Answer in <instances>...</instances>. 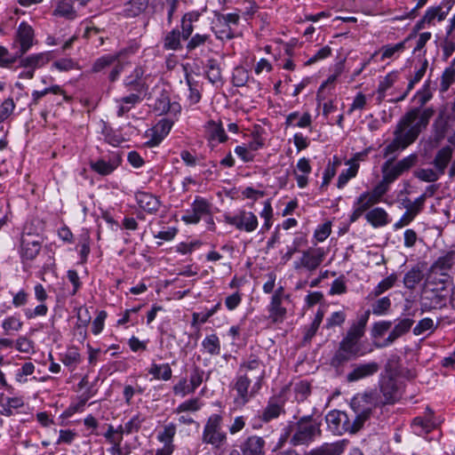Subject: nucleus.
<instances>
[{
  "label": "nucleus",
  "instance_id": "obj_39",
  "mask_svg": "<svg viewBox=\"0 0 455 455\" xmlns=\"http://www.w3.org/2000/svg\"><path fill=\"white\" fill-rule=\"evenodd\" d=\"M48 93L60 94L63 95V98L66 101L69 100V97L66 95L65 92L61 89V87L58 84H54L42 91H33L31 94V100L29 102L28 107L32 108L37 106L40 102V100Z\"/></svg>",
  "mask_w": 455,
  "mask_h": 455
},
{
  "label": "nucleus",
  "instance_id": "obj_13",
  "mask_svg": "<svg viewBox=\"0 0 455 455\" xmlns=\"http://www.w3.org/2000/svg\"><path fill=\"white\" fill-rule=\"evenodd\" d=\"M224 219L227 224L234 226L237 230L246 233L255 231L259 226L257 216L253 212L244 210L239 211L233 216L226 214Z\"/></svg>",
  "mask_w": 455,
  "mask_h": 455
},
{
  "label": "nucleus",
  "instance_id": "obj_6",
  "mask_svg": "<svg viewBox=\"0 0 455 455\" xmlns=\"http://www.w3.org/2000/svg\"><path fill=\"white\" fill-rule=\"evenodd\" d=\"M263 382L252 380L244 373L235 374L232 382V389L235 392L233 399L235 409L243 408L260 391Z\"/></svg>",
  "mask_w": 455,
  "mask_h": 455
},
{
  "label": "nucleus",
  "instance_id": "obj_56",
  "mask_svg": "<svg viewBox=\"0 0 455 455\" xmlns=\"http://www.w3.org/2000/svg\"><path fill=\"white\" fill-rule=\"evenodd\" d=\"M397 79V74L395 72L388 73L382 80L379 81L377 92L378 99L381 101L385 96L386 92L393 86Z\"/></svg>",
  "mask_w": 455,
  "mask_h": 455
},
{
  "label": "nucleus",
  "instance_id": "obj_51",
  "mask_svg": "<svg viewBox=\"0 0 455 455\" xmlns=\"http://www.w3.org/2000/svg\"><path fill=\"white\" fill-rule=\"evenodd\" d=\"M198 12H188L183 16L181 20L182 31L180 32L183 40H188L191 36L194 31L193 22L198 20Z\"/></svg>",
  "mask_w": 455,
  "mask_h": 455
},
{
  "label": "nucleus",
  "instance_id": "obj_18",
  "mask_svg": "<svg viewBox=\"0 0 455 455\" xmlns=\"http://www.w3.org/2000/svg\"><path fill=\"white\" fill-rule=\"evenodd\" d=\"M122 159L118 155L100 157L91 160L89 163L92 171L101 176H108L113 173L121 164Z\"/></svg>",
  "mask_w": 455,
  "mask_h": 455
},
{
  "label": "nucleus",
  "instance_id": "obj_63",
  "mask_svg": "<svg viewBox=\"0 0 455 455\" xmlns=\"http://www.w3.org/2000/svg\"><path fill=\"white\" fill-rule=\"evenodd\" d=\"M455 83V68L451 65L446 68L442 74L440 82V91L445 92L449 90L450 86Z\"/></svg>",
  "mask_w": 455,
  "mask_h": 455
},
{
  "label": "nucleus",
  "instance_id": "obj_25",
  "mask_svg": "<svg viewBox=\"0 0 455 455\" xmlns=\"http://www.w3.org/2000/svg\"><path fill=\"white\" fill-rule=\"evenodd\" d=\"M135 199L139 207L149 214L156 213L161 206L158 197L151 193L139 191L135 194Z\"/></svg>",
  "mask_w": 455,
  "mask_h": 455
},
{
  "label": "nucleus",
  "instance_id": "obj_49",
  "mask_svg": "<svg viewBox=\"0 0 455 455\" xmlns=\"http://www.w3.org/2000/svg\"><path fill=\"white\" fill-rule=\"evenodd\" d=\"M205 76L210 83L218 84L222 80L219 62L215 59H209L205 65Z\"/></svg>",
  "mask_w": 455,
  "mask_h": 455
},
{
  "label": "nucleus",
  "instance_id": "obj_28",
  "mask_svg": "<svg viewBox=\"0 0 455 455\" xmlns=\"http://www.w3.org/2000/svg\"><path fill=\"white\" fill-rule=\"evenodd\" d=\"M283 406V400L278 397H271L268 400L267 406L262 411L260 415L261 420L264 422H269L278 418L281 414L285 412Z\"/></svg>",
  "mask_w": 455,
  "mask_h": 455
},
{
  "label": "nucleus",
  "instance_id": "obj_4",
  "mask_svg": "<svg viewBox=\"0 0 455 455\" xmlns=\"http://www.w3.org/2000/svg\"><path fill=\"white\" fill-rule=\"evenodd\" d=\"M449 275L442 273V277L429 275L422 289L419 304L422 312L440 309L446 306L449 297L447 282Z\"/></svg>",
  "mask_w": 455,
  "mask_h": 455
},
{
  "label": "nucleus",
  "instance_id": "obj_14",
  "mask_svg": "<svg viewBox=\"0 0 455 455\" xmlns=\"http://www.w3.org/2000/svg\"><path fill=\"white\" fill-rule=\"evenodd\" d=\"M212 204L202 196H196L191 208L185 211L181 220L187 224H197L203 218L210 215Z\"/></svg>",
  "mask_w": 455,
  "mask_h": 455
},
{
  "label": "nucleus",
  "instance_id": "obj_37",
  "mask_svg": "<svg viewBox=\"0 0 455 455\" xmlns=\"http://www.w3.org/2000/svg\"><path fill=\"white\" fill-rule=\"evenodd\" d=\"M345 412L333 410L329 411L325 416V421L329 430L335 435H343L341 423L345 420Z\"/></svg>",
  "mask_w": 455,
  "mask_h": 455
},
{
  "label": "nucleus",
  "instance_id": "obj_58",
  "mask_svg": "<svg viewBox=\"0 0 455 455\" xmlns=\"http://www.w3.org/2000/svg\"><path fill=\"white\" fill-rule=\"evenodd\" d=\"M20 58L18 52L12 54L6 47L0 45V68H11Z\"/></svg>",
  "mask_w": 455,
  "mask_h": 455
},
{
  "label": "nucleus",
  "instance_id": "obj_33",
  "mask_svg": "<svg viewBox=\"0 0 455 455\" xmlns=\"http://www.w3.org/2000/svg\"><path fill=\"white\" fill-rule=\"evenodd\" d=\"M24 406V401L22 397L5 396L4 394H0V414L5 417H11L13 415V411L20 409Z\"/></svg>",
  "mask_w": 455,
  "mask_h": 455
},
{
  "label": "nucleus",
  "instance_id": "obj_44",
  "mask_svg": "<svg viewBox=\"0 0 455 455\" xmlns=\"http://www.w3.org/2000/svg\"><path fill=\"white\" fill-rule=\"evenodd\" d=\"M311 115L307 112L299 116V113L295 111L289 114L285 119V126H298L299 128H307L311 125Z\"/></svg>",
  "mask_w": 455,
  "mask_h": 455
},
{
  "label": "nucleus",
  "instance_id": "obj_59",
  "mask_svg": "<svg viewBox=\"0 0 455 455\" xmlns=\"http://www.w3.org/2000/svg\"><path fill=\"white\" fill-rule=\"evenodd\" d=\"M202 406L203 403L201 400L198 397H195L186 400L183 403H180L178 407L175 409L174 412L177 414L186 411L196 412L198 411L202 408Z\"/></svg>",
  "mask_w": 455,
  "mask_h": 455
},
{
  "label": "nucleus",
  "instance_id": "obj_43",
  "mask_svg": "<svg viewBox=\"0 0 455 455\" xmlns=\"http://www.w3.org/2000/svg\"><path fill=\"white\" fill-rule=\"evenodd\" d=\"M205 129L207 132V138L210 141L217 140L218 142L221 143L228 140V136L220 123H216L213 120H210L207 122Z\"/></svg>",
  "mask_w": 455,
  "mask_h": 455
},
{
  "label": "nucleus",
  "instance_id": "obj_29",
  "mask_svg": "<svg viewBox=\"0 0 455 455\" xmlns=\"http://www.w3.org/2000/svg\"><path fill=\"white\" fill-rule=\"evenodd\" d=\"M455 119V113L446 114L444 112L439 113L435 122L432 124L434 137L436 141L444 139L446 132L450 127V122Z\"/></svg>",
  "mask_w": 455,
  "mask_h": 455
},
{
  "label": "nucleus",
  "instance_id": "obj_20",
  "mask_svg": "<svg viewBox=\"0 0 455 455\" xmlns=\"http://www.w3.org/2000/svg\"><path fill=\"white\" fill-rule=\"evenodd\" d=\"M414 323V320L411 318L401 319L395 323L393 330L389 332L387 339L382 342H373L377 348H382L392 345L397 339L407 333Z\"/></svg>",
  "mask_w": 455,
  "mask_h": 455
},
{
  "label": "nucleus",
  "instance_id": "obj_10",
  "mask_svg": "<svg viewBox=\"0 0 455 455\" xmlns=\"http://www.w3.org/2000/svg\"><path fill=\"white\" fill-rule=\"evenodd\" d=\"M427 199V194H422L417 197L413 202L409 198L403 200V205L406 209L405 212L402 217L394 224L393 228L395 230L401 229L410 225L415 218L423 211L425 202Z\"/></svg>",
  "mask_w": 455,
  "mask_h": 455
},
{
  "label": "nucleus",
  "instance_id": "obj_57",
  "mask_svg": "<svg viewBox=\"0 0 455 455\" xmlns=\"http://www.w3.org/2000/svg\"><path fill=\"white\" fill-rule=\"evenodd\" d=\"M396 280V275L395 274H391L378 283V285L370 293V296L374 298L379 297L386 291L391 289L395 285Z\"/></svg>",
  "mask_w": 455,
  "mask_h": 455
},
{
  "label": "nucleus",
  "instance_id": "obj_24",
  "mask_svg": "<svg viewBox=\"0 0 455 455\" xmlns=\"http://www.w3.org/2000/svg\"><path fill=\"white\" fill-rule=\"evenodd\" d=\"M437 426L438 421L435 419L433 411L430 409H427L425 417H416L411 422L413 431L419 435L428 434Z\"/></svg>",
  "mask_w": 455,
  "mask_h": 455
},
{
  "label": "nucleus",
  "instance_id": "obj_5",
  "mask_svg": "<svg viewBox=\"0 0 455 455\" xmlns=\"http://www.w3.org/2000/svg\"><path fill=\"white\" fill-rule=\"evenodd\" d=\"M402 397V391L397 380L394 378H384L379 382V392L371 391L363 394L362 399H368L375 407H382L387 404H395Z\"/></svg>",
  "mask_w": 455,
  "mask_h": 455
},
{
  "label": "nucleus",
  "instance_id": "obj_40",
  "mask_svg": "<svg viewBox=\"0 0 455 455\" xmlns=\"http://www.w3.org/2000/svg\"><path fill=\"white\" fill-rule=\"evenodd\" d=\"M428 67V61L426 58H423L419 60V68H416L414 74L409 79V83L407 85V89L405 92L398 99V100H403L407 94L414 88V86L419 83V81L423 78L426 74V71Z\"/></svg>",
  "mask_w": 455,
  "mask_h": 455
},
{
  "label": "nucleus",
  "instance_id": "obj_38",
  "mask_svg": "<svg viewBox=\"0 0 455 455\" xmlns=\"http://www.w3.org/2000/svg\"><path fill=\"white\" fill-rule=\"evenodd\" d=\"M452 158V148L445 146L439 149L434 158L433 164L439 172V174H444L445 169Z\"/></svg>",
  "mask_w": 455,
  "mask_h": 455
},
{
  "label": "nucleus",
  "instance_id": "obj_3",
  "mask_svg": "<svg viewBox=\"0 0 455 455\" xmlns=\"http://www.w3.org/2000/svg\"><path fill=\"white\" fill-rule=\"evenodd\" d=\"M322 419L313 414L305 415L295 421H289L283 428L280 441L293 447L309 446L322 436Z\"/></svg>",
  "mask_w": 455,
  "mask_h": 455
},
{
  "label": "nucleus",
  "instance_id": "obj_8",
  "mask_svg": "<svg viewBox=\"0 0 455 455\" xmlns=\"http://www.w3.org/2000/svg\"><path fill=\"white\" fill-rule=\"evenodd\" d=\"M417 162L416 154H411L397 162L395 161V157H390L381 165L382 179L391 186L403 173L416 165Z\"/></svg>",
  "mask_w": 455,
  "mask_h": 455
},
{
  "label": "nucleus",
  "instance_id": "obj_19",
  "mask_svg": "<svg viewBox=\"0 0 455 455\" xmlns=\"http://www.w3.org/2000/svg\"><path fill=\"white\" fill-rule=\"evenodd\" d=\"M35 33L33 28L26 21L20 23L16 35L15 42L19 44L18 53L22 57L34 44Z\"/></svg>",
  "mask_w": 455,
  "mask_h": 455
},
{
  "label": "nucleus",
  "instance_id": "obj_32",
  "mask_svg": "<svg viewBox=\"0 0 455 455\" xmlns=\"http://www.w3.org/2000/svg\"><path fill=\"white\" fill-rule=\"evenodd\" d=\"M143 100V97L139 95V93H130L127 96L121 97L116 100V103L117 106L116 115L118 117L124 116L127 114L132 108H133L137 104L140 103Z\"/></svg>",
  "mask_w": 455,
  "mask_h": 455
},
{
  "label": "nucleus",
  "instance_id": "obj_26",
  "mask_svg": "<svg viewBox=\"0 0 455 455\" xmlns=\"http://www.w3.org/2000/svg\"><path fill=\"white\" fill-rule=\"evenodd\" d=\"M51 52H40L30 54L25 58L20 57L19 60V67L24 68H30L35 71L37 68L44 67L50 60Z\"/></svg>",
  "mask_w": 455,
  "mask_h": 455
},
{
  "label": "nucleus",
  "instance_id": "obj_46",
  "mask_svg": "<svg viewBox=\"0 0 455 455\" xmlns=\"http://www.w3.org/2000/svg\"><path fill=\"white\" fill-rule=\"evenodd\" d=\"M412 37V35L407 36L403 41L395 44H387L381 48V60L390 59L399 56L406 49V43Z\"/></svg>",
  "mask_w": 455,
  "mask_h": 455
},
{
  "label": "nucleus",
  "instance_id": "obj_9",
  "mask_svg": "<svg viewBox=\"0 0 455 455\" xmlns=\"http://www.w3.org/2000/svg\"><path fill=\"white\" fill-rule=\"evenodd\" d=\"M363 395H358L353 398L351 407L354 410L355 416L352 419V427L354 434L357 433L363 427L364 423L371 418L373 404H371L368 399H362Z\"/></svg>",
  "mask_w": 455,
  "mask_h": 455
},
{
  "label": "nucleus",
  "instance_id": "obj_45",
  "mask_svg": "<svg viewBox=\"0 0 455 455\" xmlns=\"http://www.w3.org/2000/svg\"><path fill=\"white\" fill-rule=\"evenodd\" d=\"M182 35L178 28H173L164 37V48L165 50L179 51L182 49Z\"/></svg>",
  "mask_w": 455,
  "mask_h": 455
},
{
  "label": "nucleus",
  "instance_id": "obj_60",
  "mask_svg": "<svg viewBox=\"0 0 455 455\" xmlns=\"http://www.w3.org/2000/svg\"><path fill=\"white\" fill-rule=\"evenodd\" d=\"M378 202L370 195L369 191L363 192L355 201L354 204L356 205L363 212H366L371 208L377 204Z\"/></svg>",
  "mask_w": 455,
  "mask_h": 455
},
{
  "label": "nucleus",
  "instance_id": "obj_54",
  "mask_svg": "<svg viewBox=\"0 0 455 455\" xmlns=\"http://www.w3.org/2000/svg\"><path fill=\"white\" fill-rule=\"evenodd\" d=\"M176 425L172 422L165 425L164 429L157 434V440L167 446H174L172 444L173 438L176 435Z\"/></svg>",
  "mask_w": 455,
  "mask_h": 455
},
{
  "label": "nucleus",
  "instance_id": "obj_36",
  "mask_svg": "<svg viewBox=\"0 0 455 455\" xmlns=\"http://www.w3.org/2000/svg\"><path fill=\"white\" fill-rule=\"evenodd\" d=\"M365 220L373 228L384 227L390 222L388 213L381 207H375L368 211L365 214Z\"/></svg>",
  "mask_w": 455,
  "mask_h": 455
},
{
  "label": "nucleus",
  "instance_id": "obj_11",
  "mask_svg": "<svg viewBox=\"0 0 455 455\" xmlns=\"http://www.w3.org/2000/svg\"><path fill=\"white\" fill-rule=\"evenodd\" d=\"M326 256L323 248H309L301 253V257L293 262L295 270L306 269L308 272L316 270Z\"/></svg>",
  "mask_w": 455,
  "mask_h": 455
},
{
  "label": "nucleus",
  "instance_id": "obj_42",
  "mask_svg": "<svg viewBox=\"0 0 455 455\" xmlns=\"http://www.w3.org/2000/svg\"><path fill=\"white\" fill-rule=\"evenodd\" d=\"M148 372L149 375L153 376L154 379L164 381H168L172 377V370L171 365L167 363L159 364L153 362L148 369Z\"/></svg>",
  "mask_w": 455,
  "mask_h": 455
},
{
  "label": "nucleus",
  "instance_id": "obj_21",
  "mask_svg": "<svg viewBox=\"0 0 455 455\" xmlns=\"http://www.w3.org/2000/svg\"><path fill=\"white\" fill-rule=\"evenodd\" d=\"M451 9V5H449L445 11L443 10L441 5L429 7L424 16L415 24L414 31L422 30L426 28V25L434 24L435 19H437L438 21L445 20Z\"/></svg>",
  "mask_w": 455,
  "mask_h": 455
},
{
  "label": "nucleus",
  "instance_id": "obj_52",
  "mask_svg": "<svg viewBox=\"0 0 455 455\" xmlns=\"http://www.w3.org/2000/svg\"><path fill=\"white\" fill-rule=\"evenodd\" d=\"M422 278L423 273L421 268L419 266L413 267L404 275V286L409 290H414Z\"/></svg>",
  "mask_w": 455,
  "mask_h": 455
},
{
  "label": "nucleus",
  "instance_id": "obj_27",
  "mask_svg": "<svg viewBox=\"0 0 455 455\" xmlns=\"http://www.w3.org/2000/svg\"><path fill=\"white\" fill-rule=\"evenodd\" d=\"M455 259V251H449L443 256L439 257L431 266L429 275L442 277V273L447 274L450 270Z\"/></svg>",
  "mask_w": 455,
  "mask_h": 455
},
{
  "label": "nucleus",
  "instance_id": "obj_16",
  "mask_svg": "<svg viewBox=\"0 0 455 455\" xmlns=\"http://www.w3.org/2000/svg\"><path fill=\"white\" fill-rule=\"evenodd\" d=\"M124 86L132 93H139L142 96L148 89L145 70L142 67H136L129 76L124 79Z\"/></svg>",
  "mask_w": 455,
  "mask_h": 455
},
{
  "label": "nucleus",
  "instance_id": "obj_34",
  "mask_svg": "<svg viewBox=\"0 0 455 455\" xmlns=\"http://www.w3.org/2000/svg\"><path fill=\"white\" fill-rule=\"evenodd\" d=\"M41 251V243L36 240L22 237L20 243V257L22 261L33 260Z\"/></svg>",
  "mask_w": 455,
  "mask_h": 455
},
{
  "label": "nucleus",
  "instance_id": "obj_15",
  "mask_svg": "<svg viewBox=\"0 0 455 455\" xmlns=\"http://www.w3.org/2000/svg\"><path fill=\"white\" fill-rule=\"evenodd\" d=\"M379 370V363L373 361L353 363L351 370L345 376V380L347 383H355L375 375Z\"/></svg>",
  "mask_w": 455,
  "mask_h": 455
},
{
  "label": "nucleus",
  "instance_id": "obj_22",
  "mask_svg": "<svg viewBox=\"0 0 455 455\" xmlns=\"http://www.w3.org/2000/svg\"><path fill=\"white\" fill-rule=\"evenodd\" d=\"M243 455H266V441L259 435H250L240 444Z\"/></svg>",
  "mask_w": 455,
  "mask_h": 455
},
{
  "label": "nucleus",
  "instance_id": "obj_62",
  "mask_svg": "<svg viewBox=\"0 0 455 455\" xmlns=\"http://www.w3.org/2000/svg\"><path fill=\"white\" fill-rule=\"evenodd\" d=\"M212 41L211 36L208 34H196L187 44L188 52H192L205 44H212Z\"/></svg>",
  "mask_w": 455,
  "mask_h": 455
},
{
  "label": "nucleus",
  "instance_id": "obj_31",
  "mask_svg": "<svg viewBox=\"0 0 455 455\" xmlns=\"http://www.w3.org/2000/svg\"><path fill=\"white\" fill-rule=\"evenodd\" d=\"M54 10L52 14L68 20H73L77 17V12L74 7L73 0H53Z\"/></svg>",
  "mask_w": 455,
  "mask_h": 455
},
{
  "label": "nucleus",
  "instance_id": "obj_1",
  "mask_svg": "<svg viewBox=\"0 0 455 455\" xmlns=\"http://www.w3.org/2000/svg\"><path fill=\"white\" fill-rule=\"evenodd\" d=\"M369 315L370 312L367 311L356 320L352 321L339 341L330 360V365L338 376L344 373L345 367L350 361L363 357L373 351L374 345L363 340Z\"/></svg>",
  "mask_w": 455,
  "mask_h": 455
},
{
  "label": "nucleus",
  "instance_id": "obj_35",
  "mask_svg": "<svg viewBox=\"0 0 455 455\" xmlns=\"http://www.w3.org/2000/svg\"><path fill=\"white\" fill-rule=\"evenodd\" d=\"M432 97H433V94H432V92L430 89V82L427 81L423 84L422 88L420 90H419L414 96V99L417 100L419 106L411 108V109H419V110H426V109L432 110L433 113L427 120L428 123L430 122L431 118L435 116V110L433 107H425V105L431 100Z\"/></svg>",
  "mask_w": 455,
  "mask_h": 455
},
{
  "label": "nucleus",
  "instance_id": "obj_12",
  "mask_svg": "<svg viewBox=\"0 0 455 455\" xmlns=\"http://www.w3.org/2000/svg\"><path fill=\"white\" fill-rule=\"evenodd\" d=\"M236 373L239 375L244 373L252 380L263 382L266 377V366L258 355L251 354L241 362Z\"/></svg>",
  "mask_w": 455,
  "mask_h": 455
},
{
  "label": "nucleus",
  "instance_id": "obj_50",
  "mask_svg": "<svg viewBox=\"0 0 455 455\" xmlns=\"http://www.w3.org/2000/svg\"><path fill=\"white\" fill-rule=\"evenodd\" d=\"M1 326L6 335H12L22 329L23 322L19 315H13L4 318Z\"/></svg>",
  "mask_w": 455,
  "mask_h": 455
},
{
  "label": "nucleus",
  "instance_id": "obj_48",
  "mask_svg": "<svg viewBox=\"0 0 455 455\" xmlns=\"http://www.w3.org/2000/svg\"><path fill=\"white\" fill-rule=\"evenodd\" d=\"M117 63L116 57L114 54H105L96 59L92 66V73H100L108 68H112Z\"/></svg>",
  "mask_w": 455,
  "mask_h": 455
},
{
  "label": "nucleus",
  "instance_id": "obj_7",
  "mask_svg": "<svg viewBox=\"0 0 455 455\" xmlns=\"http://www.w3.org/2000/svg\"><path fill=\"white\" fill-rule=\"evenodd\" d=\"M228 440L227 433L223 430V416L220 413L212 414L206 420L202 434V442L220 449Z\"/></svg>",
  "mask_w": 455,
  "mask_h": 455
},
{
  "label": "nucleus",
  "instance_id": "obj_2",
  "mask_svg": "<svg viewBox=\"0 0 455 455\" xmlns=\"http://www.w3.org/2000/svg\"><path fill=\"white\" fill-rule=\"evenodd\" d=\"M433 111L430 109H410L397 123L394 131V140L385 147L383 156L395 158V154L411 145L419 134L428 126V118Z\"/></svg>",
  "mask_w": 455,
  "mask_h": 455
},
{
  "label": "nucleus",
  "instance_id": "obj_47",
  "mask_svg": "<svg viewBox=\"0 0 455 455\" xmlns=\"http://www.w3.org/2000/svg\"><path fill=\"white\" fill-rule=\"evenodd\" d=\"M202 347L204 351L212 356L220 354V340L215 333L207 335L202 341Z\"/></svg>",
  "mask_w": 455,
  "mask_h": 455
},
{
  "label": "nucleus",
  "instance_id": "obj_55",
  "mask_svg": "<svg viewBox=\"0 0 455 455\" xmlns=\"http://www.w3.org/2000/svg\"><path fill=\"white\" fill-rule=\"evenodd\" d=\"M358 170L359 164L357 163H353L352 164H350L349 168L343 170L338 177V188H343L351 179L355 178L357 175Z\"/></svg>",
  "mask_w": 455,
  "mask_h": 455
},
{
  "label": "nucleus",
  "instance_id": "obj_61",
  "mask_svg": "<svg viewBox=\"0 0 455 455\" xmlns=\"http://www.w3.org/2000/svg\"><path fill=\"white\" fill-rule=\"evenodd\" d=\"M221 303L218 302L212 308L202 313H193L192 315V326H196L198 323H205L220 308Z\"/></svg>",
  "mask_w": 455,
  "mask_h": 455
},
{
  "label": "nucleus",
  "instance_id": "obj_30",
  "mask_svg": "<svg viewBox=\"0 0 455 455\" xmlns=\"http://www.w3.org/2000/svg\"><path fill=\"white\" fill-rule=\"evenodd\" d=\"M283 299L270 298L267 305L268 320L273 324L283 323L286 318L287 309L283 306Z\"/></svg>",
  "mask_w": 455,
  "mask_h": 455
},
{
  "label": "nucleus",
  "instance_id": "obj_53",
  "mask_svg": "<svg viewBox=\"0 0 455 455\" xmlns=\"http://www.w3.org/2000/svg\"><path fill=\"white\" fill-rule=\"evenodd\" d=\"M91 319L92 316L87 307H80L77 309L76 330L78 331L81 336L85 337L86 327L90 323Z\"/></svg>",
  "mask_w": 455,
  "mask_h": 455
},
{
  "label": "nucleus",
  "instance_id": "obj_23",
  "mask_svg": "<svg viewBox=\"0 0 455 455\" xmlns=\"http://www.w3.org/2000/svg\"><path fill=\"white\" fill-rule=\"evenodd\" d=\"M348 440L343 439L334 443H323L308 451L306 455H341L348 445Z\"/></svg>",
  "mask_w": 455,
  "mask_h": 455
},
{
  "label": "nucleus",
  "instance_id": "obj_64",
  "mask_svg": "<svg viewBox=\"0 0 455 455\" xmlns=\"http://www.w3.org/2000/svg\"><path fill=\"white\" fill-rule=\"evenodd\" d=\"M205 371L199 366L194 365L189 373V387L192 390H196L204 382Z\"/></svg>",
  "mask_w": 455,
  "mask_h": 455
},
{
  "label": "nucleus",
  "instance_id": "obj_41",
  "mask_svg": "<svg viewBox=\"0 0 455 455\" xmlns=\"http://www.w3.org/2000/svg\"><path fill=\"white\" fill-rule=\"evenodd\" d=\"M149 0H129L124 7L126 18H134L143 13L148 7Z\"/></svg>",
  "mask_w": 455,
  "mask_h": 455
},
{
  "label": "nucleus",
  "instance_id": "obj_17",
  "mask_svg": "<svg viewBox=\"0 0 455 455\" xmlns=\"http://www.w3.org/2000/svg\"><path fill=\"white\" fill-rule=\"evenodd\" d=\"M139 49L140 45L135 42H132L126 47L114 53V56L116 57L117 63L115 64L108 75V79L110 83H115L124 71V63L123 60L138 52Z\"/></svg>",
  "mask_w": 455,
  "mask_h": 455
}]
</instances>
